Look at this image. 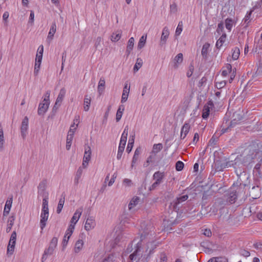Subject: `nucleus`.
Segmentation results:
<instances>
[{"instance_id":"obj_1","label":"nucleus","mask_w":262,"mask_h":262,"mask_svg":"<svg viewBox=\"0 0 262 262\" xmlns=\"http://www.w3.org/2000/svg\"><path fill=\"white\" fill-rule=\"evenodd\" d=\"M140 228L141 241H143L145 238H148V236H152L155 234L153 226L149 222L145 221L142 222ZM149 238H150L149 237Z\"/></svg>"},{"instance_id":"obj_2","label":"nucleus","mask_w":262,"mask_h":262,"mask_svg":"<svg viewBox=\"0 0 262 262\" xmlns=\"http://www.w3.org/2000/svg\"><path fill=\"white\" fill-rule=\"evenodd\" d=\"M188 198V196L187 194L177 198L170 203L169 208L173 211L178 212L182 204L186 201Z\"/></svg>"},{"instance_id":"obj_3","label":"nucleus","mask_w":262,"mask_h":262,"mask_svg":"<svg viewBox=\"0 0 262 262\" xmlns=\"http://www.w3.org/2000/svg\"><path fill=\"white\" fill-rule=\"evenodd\" d=\"M165 177V172L158 171L154 173L153 175V179L155 182L149 187V190L151 191L155 189L161 183L163 182Z\"/></svg>"},{"instance_id":"obj_4","label":"nucleus","mask_w":262,"mask_h":262,"mask_svg":"<svg viewBox=\"0 0 262 262\" xmlns=\"http://www.w3.org/2000/svg\"><path fill=\"white\" fill-rule=\"evenodd\" d=\"M50 92H47L45 97L42 102L40 103L38 109V114L39 115H43L47 111L50 104L49 102Z\"/></svg>"},{"instance_id":"obj_5","label":"nucleus","mask_w":262,"mask_h":262,"mask_svg":"<svg viewBox=\"0 0 262 262\" xmlns=\"http://www.w3.org/2000/svg\"><path fill=\"white\" fill-rule=\"evenodd\" d=\"M140 252V250L138 247L134 253L129 255V261L128 262H145Z\"/></svg>"},{"instance_id":"obj_6","label":"nucleus","mask_w":262,"mask_h":262,"mask_svg":"<svg viewBox=\"0 0 262 262\" xmlns=\"http://www.w3.org/2000/svg\"><path fill=\"white\" fill-rule=\"evenodd\" d=\"M49 216V210H41V213L40 215V228L43 230L46 225V221L48 220Z\"/></svg>"},{"instance_id":"obj_7","label":"nucleus","mask_w":262,"mask_h":262,"mask_svg":"<svg viewBox=\"0 0 262 262\" xmlns=\"http://www.w3.org/2000/svg\"><path fill=\"white\" fill-rule=\"evenodd\" d=\"M28 118L26 116L23 120L20 127L21 135L23 139H25L26 136L27 131L28 128Z\"/></svg>"},{"instance_id":"obj_8","label":"nucleus","mask_w":262,"mask_h":262,"mask_svg":"<svg viewBox=\"0 0 262 262\" xmlns=\"http://www.w3.org/2000/svg\"><path fill=\"white\" fill-rule=\"evenodd\" d=\"M169 31L168 30V29L167 27H165L163 29L159 45L161 47H162L165 45L167 41V39L169 36Z\"/></svg>"},{"instance_id":"obj_9","label":"nucleus","mask_w":262,"mask_h":262,"mask_svg":"<svg viewBox=\"0 0 262 262\" xmlns=\"http://www.w3.org/2000/svg\"><path fill=\"white\" fill-rule=\"evenodd\" d=\"M47 184V180L43 179L41 181L38 186V193L41 195H48V193L46 191Z\"/></svg>"},{"instance_id":"obj_10","label":"nucleus","mask_w":262,"mask_h":262,"mask_svg":"<svg viewBox=\"0 0 262 262\" xmlns=\"http://www.w3.org/2000/svg\"><path fill=\"white\" fill-rule=\"evenodd\" d=\"M130 86L128 85V84L126 83L124 85L123 93L122 95V98L121 102V103H124L128 98V94L129 93Z\"/></svg>"},{"instance_id":"obj_11","label":"nucleus","mask_w":262,"mask_h":262,"mask_svg":"<svg viewBox=\"0 0 262 262\" xmlns=\"http://www.w3.org/2000/svg\"><path fill=\"white\" fill-rule=\"evenodd\" d=\"M82 212V208H80L77 209L76 212L74 213V215L73 216L71 220V224L75 225L76 224L77 221H78L80 215H81Z\"/></svg>"},{"instance_id":"obj_12","label":"nucleus","mask_w":262,"mask_h":262,"mask_svg":"<svg viewBox=\"0 0 262 262\" xmlns=\"http://www.w3.org/2000/svg\"><path fill=\"white\" fill-rule=\"evenodd\" d=\"M233 119L230 122V127H233L238 122L242 121L243 119L242 115L235 112L233 115Z\"/></svg>"},{"instance_id":"obj_13","label":"nucleus","mask_w":262,"mask_h":262,"mask_svg":"<svg viewBox=\"0 0 262 262\" xmlns=\"http://www.w3.org/2000/svg\"><path fill=\"white\" fill-rule=\"evenodd\" d=\"M227 200V202L229 204H233L234 203L237 198V194L236 190H233L232 191H230L227 196H225Z\"/></svg>"},{"instance_id":"obj_14","label":"nucleus","mask_w":262,"mask_h":262,"mask_svg":"<svg viewBox=\"0 0 262 262\" xmlns=\"http://www.w3.org/2000/svg\"><path fill=\"white\" fill-rule=\"evenodd\" d=\"M42 60V57L41 55L40 56H36V59H35V63L34 65V74L35 76H37L38 75L41 62Z\"/></svg>"},{"instance_id":"obj_15","label":"nucleus","mask_w":262,"mask_h":262,"mask_svg":"<svg viewBox=\"0 0 262 262\" xmlns=\"http://www.w3.org/2000/svg\"><path fill=\"white\" fill-rule=\"evenodd\" d=\"M95 225V221L92 217H88L84 225V228L86 230H90L93 228Z\"/></svg>"},{"instance_id":"obj_16","label":"nucleus","mask_w":262,"mask_h":262,"mask_svg":"<svg viewBox=\"0 0 262 262\" xmlns=\"http://www.w3.org/2000/svg\"><path fill=\"white\" fill-rule=\"evenodd\" d=\"M190 125L188 123H185L182 127L181 132V139H184L188 133L190 129Z\"/></svg>"},{"instance_id":"obj_17","label":"nucleus","mask_w":262,"mask_h":262,"mask_svg":"<svg viewBox=\"0 0 262 262\" xmlns=\"http://www.w3.org/2000/svg\"><path fill=\"white\" fill-rule=\"evenodd\" d=\"M12 203V198H10L9 200H7L6 201L5 208L3 211V217L7 216L10 211V209L11 207Z\"/></svg>"},{"instance_id":"obj_18","label":"nucleus","mask_w":262,"mask_h":262,"mask_svg":"<svg viewBox=\"0 0 262 262\" xmlns=\"http://www.w3.org/2000/svg\"><path fill=\"white\" fill-rule=\"evenodd\" d=\"M66 95V90L64 88H62L59 92V93L58 94V96L56 99V105H58V106H60L63 98Z\"/></svg>"},{"instance_id":"obj_19","label":"nucleus","mask_w":262,"mask_h":262,"mask_svg":"<svg viewBox=\"0 0 262 262\" xmlns=\"http://www.w3.org/2000/svg\"><path fill=\"white\" fill-rule=\"evenodd\" d=\"M134 38L133 37H130L128 41L126 50V54L127 56H128L129 55L130 52L133 49L134 46Z\"/></svg>"},{"instance_id":"obj_20","label":"nucleus","mask_w":262,"mask_h":262,"mask_svg":"<svg viewBox=\"0 0 262 262\" xmlns=\"http://www.w3.org/2000/svg\"><path fill=\"white\" fill-rule=\"evenodd\" d=\"M210 47V44L208 42H206L202 47L201 51V54L203 56V58L206 60L208 57V51Z\"/></svg>"},{"instance_id":"obj_21","label":"nucleus","mask_w":262,"mask_h":262,"mask_svg":"<svg viewBox=\"0 0 262 262\" xmlns=\"http://www.w3.org/2000/svg\"><path fill=\"white\" fill-rule=\"evenodd\" d=\"M15 220V216L14 214H12L8 220V226L6 229V232H9L14 224V221Z\"/></svg>"},{"instance_id":"obj_22","label":"nucleus","mask_w":262,"mask_h":262,"mask_svg":"<svg viewBox=\"0 0 262 262\" xmlns=\"http://www.w3.org/2000/svg\"><path fill=\"white\" fill-rule=\"evenodd\" d=\"M105 82L104 78L101 77L99 80L98 85V92L100 95H101L105 89Z\"/></svg>"},{"instance_id":"obj_23","label":"nucleus","mask_w":262,"mask_h":262,"mask_svg":"<svg viewBox=\"0 0 262 262\" xmlns=\"http://www.w3.org/2000/svg\"><path fill=\"white\" fill-rule=\"evenodd\" d=\"M91 149L89 146H87L85 147V151L84 155L83 157V159H84V161L89 162L91 159Z\"/></svg>"},{"instance_id":"obj_24","label":"nucleus","mask_w":262,"mask_h":262,"mask_svg":"<svg viewBox=\"0 0 262 262\" xmlns=\"http://www.w3.org/2000/svg\"><path fill=\"white\" fill-rule=\"evenodd\" d=\"M56 31V26L55 23H53L51 27L50 31L48 33V39L52 40L54 35Z\"/></svg>"},{"instance_id":"obj_25","label":"nucleus","mask_w":262,"mask_h":262,"mask_svg":"<svg viewBox=\"0 0 262 262\" xmlns=\"http://www.w3.org/2000/svg\"><path fill=\"white\" fill-rule=\"evenodd\" d=\"M83 242L81 239H78L75 243L74 247V252L76 253H79L83 248Z\"/></svg>"},{"instance_id":"obj_26","label":"nucleus","mask_w":262,"mask_h":262,"mask_svg":"<svg viewBox=\"0 0 262 262\" xmlns=\"http://www.w3.org/2000/svg\"><path fill=\"white\" fill-rule=\"evenodd\" d=\"M91 98L88 95H85L84 99V110L85 111H88L90 108L91 104Z\"/></svg>"},{"instance_id":"obj_27","label":"nucleus","mask_w":262,"mask_h":262,"mask_svg":"<svg viewBox=\"0 0 262 262\" xmlns=\"http://www.w3.org/2000/svg\"><path fill=\"white\" fill-rule=\"evenodd\" d=\"M139 200V197L133 198L128 204V209L130 210L134 208L138 204Z\"/></svg>"},{"instance_id":"obj_28","label":"nucleus","mask_w":262,"mask_h":262,"mask_svg":"<svg viewBox=\"0 0 262 262\" xmlns=\"http://www.w3.org/2000/svg\"><path fill=\"white\" fill-rule=\"evenodd\" d=\"M121 37V31H117L115 33H113L111 35V40L114 42L118 41Z\"/></svg>"},{"instance_id":"obj_29","label":"nucleus","mask_w":262,"mask_h":262,"mask_svg":"<svg viewBox=\"0 0 262 262\" xmlns=\"http://www.w3.org/2000/svg\"><path fill=\"white\" fill-rule=\"evenodd\" d=\"M146 34L141 36V37L140 38L138 44V49L140 50L144 47L146 43Z\"/></svg>"},{"instance_id":"obj_30","label":"nucleus","mask_w":262,"mask_h":262,"mask_svg":"<svg viewBox=\"0 0 262 262\" xmlns=\"http://www.w3.org/2000/svg\"><path fill=\"white\" fill-rule=\"evenodd\" d=\"M140 149L137 148L135 151L134 155L133 156V160L132 161L131 166L132 167L134 166V164L138 161V158H139V155H140Z\"/></svg>"},{"instance_id":"obj_31","label":"nucleus","mask_w":262,"mask_h":262,"mask_svg":"<svg viewBox=\"0 0 262 262\" xmlns=\"http://www.w3.org/2000/svg\"><path fill=\"white\" fill-rule=\"evenodd\" d=\"M229 203L227 202V200H226V198H220L218 199L215 203V204L217 205V206H221V207H222L223 206L228 205Z\"/></svg>"},{"instance_id":"obj_32","label":"nucleus","mask_w":262,"mask_h":262,"mask_svg":"<svg viewBox=\"0 0 262 262\" xmlns=\"http://www.w3.org/2000/svg\"><path fill=\"white\" fill-rule=\"evenodd\" d=\"M61 196H62L61 198H60V199L59 200V203L58 204V206H57V213H60V212L63 208V204L64 203L65 195H63L62 194Z\"/></svg>"},{"instance_id":"obj_33","label":"nucleus","mask_w":262,"mask_h":262,"mask_svg":"<svg viewBox=\"0 0 262 262\" xmlns=\"http://www.w3.org/2000/svg\"><path fill=\"white\" fill-rule=\"evenodd\" d=\"M226 37L225 34H223L220 38L217 40L216 43V47L217 49H220L223 45V43L225 42Z\"/></svg>"},{"instance_id":"obj_34","label":"nucleus","mask_w":262,"mask_h":262,"mask_svg":"<svg viewBox=\"0 0 262 262\" xmlns=\"http://www.w3.org/2000/svg\"><path fill=\"white\" fill-rule=\"evenodd\" d=\"M174 61L176 63H174V68H177L178 66L177 63H181L183 61V54L182 53H179L174 58Z\"/></svg>"},{"instance_id":"obj_35","label":"nucleus","mask_w":262,"mask_h":262,"mask_svg":"<svg viewBox=\"0 0 262 262\" xmlns=\"http://www.w3.org/2000/svg\"><path fill=\"white\" fill-rule=\"evenodd\" d=\"M74 225L72 224H70L67 230L66 234L64 235V237L66 238L67 236H68V238L69 239L71 235L73 232V230L74 229Z\"/></svg>"},{"instance_id":"obj_36","label":"nucleus","mask_w":262,"mask_h":262,"mask_svg":"<svg viewBox=\"0 0 262 262\" xmlns=\"http://www.w3.org/2000/svg\"><path fill=\"white\" fill-rule=\"evenodd\" d=\"M210 112V106L205 105L204 106L203 112H202V117L204 119H206L208 117L209 115Z\"/></svg>"},{"instance_id":"obj_37","label":"nucleus","mask_w":262,"mask_h":262,"mask_svg":"<svg viewBox=\"0 0 262 262\" xmlns=\"http://www.w3.org/2000/svg\"><path fill=\"white\" fill-rule=\"evenodd\" d=\"M240 54L239 49L237 47H235L233 49V53L232 54V58L233 60H236L238 58Z\"/></svg>"},{"instance_id":"obj_38","label":"nucleus","mask_w":262,"mask_h":262,"mask_svg":"<svg viewBox=\"0 0 262 262\" xmlns=\"http://www.w3.org/2000/svg\"><path fill=\"white\" fill-rule=\"evenodd\" d=\"M143 64L142 60L141 58H137L136 63L134 67V72H137L142 67Z\"/></svg>"},{"instance_id":"obj_39","label":"nucleus","mask_w":262,"mask_h":262,"mask_svg":"<svg viewBox=\"0 0 262 262\" xmlns=\"http://www.w3.org/2000/svg\"><path fill=\"white\" fill-rule=\"evenodd\" d=\"M42 196L43 198V200H42V210H49L48 195H42Z\"/></svg>"},{"instance_id":"obj_40","label":"nucleus","mask_w":262,"mask_h":262,"mask_svg":"<svg viewBox=\"0 0 262 262\" xmlns=\"http://www.w3.org/2000/svg\"><path fill=\"white\" fill-rule=\"evenodd\" d=\"M233 20L231 18H227L225 20L226 28L229 31H231L232 27Z\"/></svg>"},{"instance_id":"obj_41","label":"nucleus","mask_w":262,"mask_h":262,"mask_svg":"<svg viewBox=\"0 0 262 262\" xmlns=\"http://www.w3.org/2000/svg\"><path fill=\"white\" fill-rule=\"evenodd\" d=\"M73 138L71 137V135L67 136L66 142V148L67 150H69L70 149Z\"/></svg>"},{"instance_id":"obj_42","label":"nucleus","mask_w":262,"mask_h":262,"mask_svg":"<svg viewBox=\"0 0 262 262\" xmlns=\"http://www.w3.org/2000/svg\"><path fill=\"white\" fill-rule=\"evenodd\" d=\"M252 10L249 11V12H248L246 14V15L245 16L244 19V22L245 23H246V27H247L248 26V24L250 22V18L251 17V14L252 13Z\"/></svg>"},{"instance_id":"obj_43","label":"nucleus","mask_w":262,"mask_h":262,"mask_svg":"<svg viewBox=\"0 0 262 262\" xmlns=\"http://www.w3.org/2000/svg\"><path fill=\"white\" fill-rule=\"evenodd\" d=\"M163 146L161 143L154 144L152 152L157 153L162 149Z\"/></svg>"},{"instance_id":"obj_44","label":"nucleus","mask_w":262,"mask_h":262,"mask_svg":"<svg viewBox=\"0 0 262 262\" xmlns=\"http://www.w3.org/2000/svg\"><path fill=\"white\" fill-rule=\"evenodd\" d=\"M15 244H13V241H9V245L7 247L8 253L10 252L11 254L14 251V249Z\"/></svg>"},{"instance_id":"obj_45","label":"nucleus","mask_w":262,"mask_h":262,"mask_svg":"<svg viewBox=\"0 0 262 262\" xmlns=\"http://www.w3.org/2000/svg\"><path fill=\"white\" fill-rule=\"evenodd\" d=\"M57 242H58L57 238L56 237H54L52 239L51 241L50 242L49 246L55 249V248L57 246Z\"/></svg>"},{"instance_id":"obj_46","label":"nucleus","mask_w":262,"mask_h":262,"mask_svg":"<svg viewBox=\"0 0 262 262\" xmlns=\"http://www.w3.org/2000/svg\"><path fill=\"white\" fill-rule=\"evenodd\" d=\"M237 160L235 159L234 161H228V162H226L224 164V166H223V168H228L229 167H231V166H234V165L236 164V161Z\"/></svg>"},{"instance_id":"obj_47","label":"nucleus","mask_w":262,"mask_h":262,"mask_svg":"<svg viewBox=\"0 0 262 262\" xmlns=\"http://www.w3.org/2000/svg\"><path fill=\"white\" fill-rule=\"evenodd\" d=\"M184 163L180 161H178L176 164V169L177 171H181L184 168Z\"/></svg>"},{"instance_id":"obj_48","label":"nucleus","mask_w":262,"mask_h":262,"mask_svg":"<svg viewBox=\"0 0 262 262\" xmlns=\"http://www.w3.org/2000/svg\"><path fill=\"white\" fill-rule=\"evenodd\" d=\"M182 28H183L182 21H180V22H179L178 26L177 28V29L176 31V35L178 36L181 34V32L182 31Z\"/></svg>"},{"instance_id":"obj_49","label":"nucleus","mask_w":262,"mask_h":262,"mask_svg":"<svg viewBox=\"0 0 262 262\" xmlns=\"http://www.w3.org/2000/svg\"><path fill=\"white\" fill-rule=\"evenodd\" d=\"M123 146H119L118 153L117 156V158L118 160H120L122 156V154L123 152L124 148H123Z\"/></svg>"},{"instance_id":"obj_50","label":"nucleus","mask_w":262,"mask_h":262,"mask_svg":"<svg viewBox=\"0 0 262 262\" xmlns=\"http://www.w3.org/2000/svg\"><path fill=\"white\" fill-rule=\"evenodd\" d=\"M3 142H4L3 130V128L0 127V150H2L3 149Z\"/></svg>"},{"instance_id":"obj_51","label":"nucleus","mask_w":262,"mask_h":262,"mask_svg":"<svg viewBox=\"0 0 262 262\" xmlns=\"http://www.w3.org/2000/svg\"><path fill=\"white\" fill-rule=\"evenodd\" d=\"M239 253L241 255L245 257H248L250 255V253L245 249H241Z\"/></svg>"},{"instance_id":"obj_52","label":"nucleus","mask_w":262,"mask_h":262,"mask_svg":"<svg viewBox=\"0 0 262 262\" xmlns=\"http://www.w3.org/2000/svg\"><path fill=\"white\" fill-rule=\"evenodd\" d=\"M54 250V249L49 246L48 248L45 250L44 253H45V255H50L53 253Z\"/></svg>"},{"instance_id":"obj_53","label":"nucleus","mask_w":262,"mask_h":262,"mask_svg":"<svg viewBox=\"0 0 262 262\" xmlns=\"http://www.w3.org/2000/svg\"><path fill=\"white\" fill-rule=\"evenodd\" d=\"M75 122L71 126L70 129L69 130L68 135H71V137L73 138L74 134L75 132V130L76 129V127L73 128L74 127Z\"/></svg>"},{"instance_id":"obj_54","label":"nucleus","mask_w":262,"mask_h":262,"mask_svg":"<svg viewBox=\"0 0 262 262\" xmlns=\"http://www.w3.org/2000/svg\"><path fill=\"white\" fill-rule=\"evenodd\" d=\"M114 256L113 255H110L105 258L102 262H114Z\"/></svg>"},{"instance_id":"obj_55","label":"nucleus","mask_w":262,"mask_h":262,"mask_svg":"<svg viewBox=\"0 0 262 262\" xmlns=\"http://www.w3.org/2000/svg\"><path fill=\"white\" fill-rule=\"evenodd\" d=\"M16 239V233L14 231L12 233V234L11 235L10 241H13V244H15Z\"/></svg>"},{"instance_id":"obj_56","label":"nucleus","mask_w":262,"mask_h":262,"mask_svg":"<svg viewBox=\"0 0 262 262\" xmlns=\"http://www.w3.org/2000/svg\"><path fill=\"white\" fill-rule=\"evenodd\" d=\"M43 51V46H40L39 48H38L37 53L36 54V56H40L41 55V57L42 58V54Z\"/></svg>"},{"instance_id":"obj_57","label":"nucleus","mask_w":262,"mask_h":262,"mask_svg":"<svg viewBox=\"0 0 262 262\" xmlns=\"http://www.w3.org/2000/svg\"><path fill=\"white\" fill-rule=\"evenodd\" d=\"M216 259L215 262H228V259L224 257H214Z\"/></svg>"},{"instance_id":"obj_58","label":"nucleus","mask_w":262,"mask_h":262,"mask_svg":"<svg viewBox=\"0 0 262 262\" xmlns=\"http://www.w3.org/2000/svg\"><path fill=\"white\" fill-rule=\"evenodd\" d=\"M122 114H123V113H122L121 111H117V113H116V122H119L120 120V119L122 117Z\"/></svg>"},{"instance_id":"obj_59","label":"nucleus","mask_w":262,"mask_h":262,"mask_svg":"<svg viewBox=\"0 0 262 262\" xmlns=\"http://www.w3.org/2000/svg\"><path fill=\"white\" fill-rule=\"evenodd\" d=\"M102 41V38L101 37H97L95 43V46L96 48H97L100 45L101 42Z\"/></svg>"},{"instance_id":"obj_60","label":"nucleus","mask_w":262,"mask_h":262,"mask_svg":"<svg viewBox=\"0 0 262 262\" xmlns=\"http://www.w3.org/2000/svg\"><path fill=\"white\" fill-rule=\"evenodd\" d=\"M82 172H83L82 168L81 167H79L76 172V176L77 177V179L80 178V177L82 174Z\"/></svg>"},{"instance_id":"obj_61","label":"nucleus","mask_w":262,"mask_h":262,"mask_svg":"<svg viewBox=\"0 0 262 262\" xmlns=\"http://www.w3.org/2000/svg\"><path fill=\"white\" fill-rule=\"evenodd\" d=\"M217 139L218 138L213 135L209 141L210 144H215L216 142L217 141Z\"/></svg>"},{"instance_id":"obj_62","label":"nucleus","mask_w":262,"mask_h":262,"mask_svg":"<svg viewBox=\"0 0 262 262\" xmlns=\"http://www.w3.org/2000/svg\"><path fill=\"white\" fill-rule=\"evenodd\" d=\"M193 66L191 65L189 67V71L187 73V76L188 77H190L192 75V74L193 73Z\"/></svg>"},{"instance_id":"obj_63","label":"nucleus","mask_w":262,"mask_h":262,"mask_svg":"<svg viewBox=\"0 0 262 262\" xmlns=\"http://www.w3.org/2000/svg\"><path fill=\"white\" fill-rule=\"evenodd\" d=\"M170 11L173 13H175L177 11V5L175 4H172L170 6Z\"/></svg>"},{"instance_id":"obj_64","label":"nucleus","mask_w":262,"mask_h":262,"mask_svg":"<svg viewBox=\"0 0 262 262\" xmlns=\"http://www.w3.org/2000/svg\"><path fill=\"white\" fill-rule=\"evenodd\" d=\"M211 231L210 229H206L204 230V234L207 236V237H210L211 236Z\"/></svg>"}]
</instances>
